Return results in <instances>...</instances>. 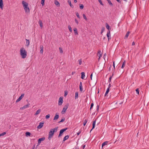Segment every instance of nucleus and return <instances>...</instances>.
<instances>
[{"mask_svg": "<svg viewBox=\"0 0 149 149\" xmlns=\"http://www.w3.org/2000/svg\"><path fill=\"white\" fill-rule=\"evenodd\" d=\"M132 45H135V43H134V42H133L132 43Z\"/></svg>", "mask_w": 149, "mask_h": 149, "instance_id": "obj_58", "label": "nucleus"}, {"mask_svg": "<svg viewBox=\"0 0 149 149\" xmlns=\"http://www.w3.org/2000/svg\"><path fill=\"white\" fill-rule=\"evenodd\" d=\"M111 87V84L110 83L109 84V86L108 88H109V89Z\"/></svg>", "mask_w": 149, "mask_h": 149, "instance_id": "obj_57", "label": "nucleus"}, {"mask_svg": "<svg viewBox=\"0 0 149 149\" xmlns=\"http://www.w3.org/2000/svg\"><path fill=\"white\" fill-rule=\"evenodd\" d=\"M44 123L40 122L39 123V125L38 126L37 128L38 129H41L43 126Z\"/></svg>", "mask_w": 149, "mask_h": 149, "instance_id": "obj_13", "label": "nucleus"}, {"mask_svg": "<svg viewBox=\"0 0 149 149\" xmlns=\"http://www.w3.org/2000/svg\"><path fill=\"white\" fill-rule=\"evenodd\" d=\"M79 88L80 91L82 92L83 90V89L82 85V83L81 82H80L79 84Z\"/></svg>", "mask_w": 149, "mask_h": 149, "instance_id": "obj_17", "label": "nucleus"}, {"mask_svg": "<svg viewBox=\"0 0 149 149\" xmlns=\"http://www.w3.org/2000/svg\"><path fill=\"white\" fill-rule=\"evenodd\" d=\"M41 111V110L40 109H38L36 112V113L35 114V115H37L40 113Z\"/></svg>", "mask_w": 149, "mask_h": 149, "instance_id": "obj_23", "label": "nucleus"}, {"mask_svg": "<svg viewBox=\"0 0 149 149\" xmlns=\"http://www.w3.org/2000/svg\"><path fill=\"white\" fill-rule=\"evenodd\" d=\"M81 132V131H79V132L77 133V135H79V134H80Z\"/></svg>", "mask_w": 149, "mask_h": 149, "instance_id": "obj_55", "label": "nucleus"}, {"mask_svg": "<svg viewBox=\"0 0 149 149\" xmlns=\"http://www.w3.org/2000/svg\"><path fill=\"white\" fill-rule=\"evenodd\" d=\"M72 74H73V72H72Z\"/></svg>", "mask_w": 149, "mask_h": 149, "instance_id": "obj_63", "label": "nucleus"}, {"mask_svg": "<svg viewBox=\"0 0 149 149\" xmlns=\"http://www.w3.org/2000/svg\"><path fill=\"white\" fill-rule=\"evenodd\" d=\"M40 52L41 54H42L43 52V46L42 45H41L40 46Z\"/></svg>", "mask_w": 149, "mask_h": 149, "instance_id": "obj_15", "label": "nucleus"}, {"mask_svg": "<svg viewBox=\"0 0 149 149\" xmlns=\"http://www.w3.org/2000/svg\"><path fill=\"white\" fill-rule=\"evenodd\" d=\"M30 105V103L29 102H28L27 104L24 105L22 107H21L20 108V109L21 110H23L26 108H28L29 107Z\"/></svg>", "mask_w": 149, "mask_h": 149, "instance_id": "obj_7", "label": "nucleus"}, {"mask_svg": "<svg viewBox=\"0 0 149 149\" xmlns=\"http://www.w3.org/2000/svg\"><path fill=\"white\" fill-rule=\"evenodd\" d=\"M98 55H99V60L100 59V58L102 56V54H101V52L100 50L98 52Z\"/></svg>", "mask_w": 149, "mask_h": 149, "instance_id": "obj_27", "label": "nucleus"}, {"mask_svg": "<svg viewBox=\"0 0 149 149\" xmlns=\"http://www.w3.org/2000/svg\"><path fill=\"white\" fill-rule=\"evenodd\" d=\"M3 3L2 0H0V8L1 10L3 9Z\"/></svg>", "mask_w": 149, "mask_h": 149, "instance_id": "obj_11", "label": "nucleus"}, {"mask_svg": "<svg viewBox=\"0 0 149 149\" xmlns=\"http://www.w3.org/2000/svg\"><path fill=\"white\" fill-rule=\"evenodd\" d=\"M130 33V31H128L127 33H126L125 36L124 37V39H127V38L129 36V34Z\"/></svg>", "mask_w": 149, "mask_h": 149, "instance_id": "obj_19", "label": "nucleus"}, {"mask_svg": "<svg viewBox=\"0 0 149 149\" xmlns=\"http://www.w3.org/2000/svg\"><path fill=\"white\" fill-rule=\"evenodd\" d=\"M6 133L5 132H4L1 134H0V136H3L6 134Z\"/></svg>", "mask_w": 149, "mask_h": 149, "instance_id": "obj_41", "label": "nucleus"}, {"mask_svg": "<svg viewBox=\"0 0 149 149\" xmlns=\"http://www.w3.org/2000/svg\"><path fill=\"white\" fill-rule=\"evenodd\" d=\"M85 76V73L84 72H82L81 73V78L82 79H84V77Z\"/></svg>", "mask_w": 149, "mask_h": 149, "instance_id": "obj_25", "label": "nucleus"}, {"mask_svg": "<svg viewBox=\"0 0 149 149\" xmlns=\"http://www.w3.org/2000/svg\"><path fill=\"white\" fill-rule=\"evenodd\" d=\"M67 94H68L67 92H66L65 91V92L64 96H66V95H67Z\"/></svg>", "mask_w": 149, "mask_h": 149, "instance_id": "obj_53", "label": "nucleus"}, {"mask_svg": "<svg viewBox=\"0 0 149 149\" xmlns=\"http://www.w3.org/2000/svg\"><path fill=\"white\" fill-rule=\"evenodd\" d=\"M92 76H93V74L92 73L91 75H90V78H91V79L92 80Z\"/></svg>", "mask_w": 149, "mask_h": 149, "instance_id": "obj_54", "label": "nucleus"}, {"mask_svg": "<svg viewBox=\"0 0 149 149\" xmlns=\"http://www.w3.org/2000/svg\"><path fill=\"white\" fill-rule=\"evenodd\" d=\"M63 98L61 97H60L59 98L58 102V104L59 105H62L63 102Z\"/></svg>", "mask_w": 149, "mask_h": 149, "instance_id": "obj_5", "label": "nucleus"}, {"mask_svg": "<svg viewBox=\"0 0 149 149\" xmlns=\"http://www.w3.org/2000/svg\"><path fill=\"white\" fill-rule=\"evenodd\" d=\"M115 62L114 61H113V68H114V69H115Z\"/></svg>", "mask_w": 149, "mask_h": 149, "instance_id": "obj_52", "label": "nucleus"}, {"mask_svg": "<svg viewBox=\"0 0 149 149\" xmlns=\"http://www.w3.org/2000/svg\"><path fill=\"white\" fill-rule=\"evenodd\" d=\"M45 0H42L41 1V3L42 6H44V5Z\"/></svg>", "mask_w": 149, "mask_h": 149, "instance_id": "obj_40", "label": "nucleus"}, {"mask_svg": "<svg viewBox=\"0 0 149 149\" xmlns=\"http://www.w3.org/2000/svg\"><path fill=\"white\" fill-rule=\"evenodd\" d=\"M25 134H26V136H30L31 134L30 133V132H26V133Z\"/></svg>", "mask_w": 149, "mask_h": 149, "instance_id": "obj_36", "label": "nucleus"}, {"mask_svg": "<svg viewBox=\"0 0 149 149\" xmlns=\"http://www.w3.org/2000/svg\"><path fill=\"white\" fill-rule=\"evenodd\" d=\"M83 17L87 21V17H86V16L85 15V14H83Z\"/></svg>", "mask_w": 149, "mask_h": 149, "instance_id": "obj_42", "label": "nucleus"}, {"mask_svg": "<svg viewBox=\"0 0 149 149\" xmlns=\"http://www.w3.org/2000/svg\"><path fill=\"white\" fill-rule=\"evenodd\" d=\"M68 28L70 32H72V29L70 26L69 25L68 26Z\"/></svg>", "mask_w": 149, "mask_h": 149, "instance_id": "obj_38", "label": "nucleus"}, {"mask_svg": "<svg viewBox=\"0 0 149 149\" xmlns=\"http://www.w3.org/2000/svg\"><path fill=\"white\" fill-rule=\"evenodd\" d=\"M59 117V115L58 114V113H56V114L54 118V120H57V119H58V118Z\"/></svg>", "mask_w": 149, "mask_h": 149, "instance_id": "obj_14", "label": "nucleus"}, {"mask_svg": "<svg viewBox=\"0 0 149 149\" xmlns=\"http://www.w3.org/2000/svg\"><path fill=\"white\" fill-rule=\"evenodd\" d=\"M97 110H98L99 108V105H97Z\"/></svg>", "mask_w": 149, "mask_h": 149, "instance_id": "obj_56", "label": "nucleus"}, {"mask_svg": "<svg viewBox=\"0 0 149 149\" xmlns=\"http://www.w3.org/2000/svg\"><path fill=\"white\" fill-rule=\"evenodd\" d=\"M98 1L101 5H102V6H104V4L102 3V1L101 0H98Z\"/></svg>", "mask_w": 149, "mask_h": 149, "instance_id": "obj_44", "label": "nucleus"}, {"mask_svg": "<svg viewBox=\"0 0 149 149\" xmlns=\"http://www.w3.org/2000/svg\"><path fill=\"white\" fill-rule=\"evenodd\" d=\"M24 9L26 13L27 14L29 13L30 10L28 7L26 8H24Z\"/></svg>", "mask_w": 149, "mask_h": 149, "instance_id": "obj_12", "label": "nucleus"}, {"mask_svg": "<svg viewBox=\"0 0 149 149\" xmlns=\"http://www.w3.org/2000/svg\"><path fill=\"white\" fill-rule=\"evenodd\" d=\"M68 3L70 5V6L72 7V8H73V6L71 4V1H70V0H68Z\"/></svg>", "mask_w": 149, "mask_h": 149, "instance_id": "obj_32", "label": "nucleus"}, {"mask_svg": "<svg viewBox=\"0 0 149 149\" xmlns=\"http://www.w3.org/2000/svg\"><path fill=\"white\" fill-rule=\"evenodd\" d=\"M54 3L57 6L59 7L60 6V3L57 1L55 0L54 1Z\"/></svg>", "mask_w": 149, "mask_h": 149, "instance_id": "obj_18", "label": "nucleus"}, {"mask_svg": "<svg viewBox=\"0 0 149 149\" xmlns=\"http://www.w3.org/2000/svg\"><path fill=\"white\" fill-rule=\"evenodd\" d=\"M107 1H108V2L111 6H113V4L111 2V1L110 0H107Z\"/></svg>", "mask_w": 149, "mask_h": 149, "instance_id": "obj_33", "label": "nucleus"}, {"mask_svg": "<svg viewBox=\"0 0 149 149\" xmlns=\"http://www.w3.org/2000/svg\"><path fill=\"white\" fill-rule=\"evenodd\" d=\"M24 96V94H22L19 97V98L17 99L16 101V103H17L20 101L22 99Z\"/></svg>", "mask_w": 149, "mask_h": 149, "instance_id": "obj_6", "label": "nucleus"}, {"mask_svg": "<svg viewBox=\"0 0 149 149\" xmlns=\"http://www.w3.org/2000/svg\"><path fill=\"white\" fill-rule=\"evenodd\" d=\"M20 54L22 58H25L27 56V52L24 47H22L20 49Z\"/></svg>", "mask_w": 149, "mask_h": 149, "instance_id": "obj_2", "label": "nucleus"}, {"mask_svg": "<svg viewBox=\"0 0 149 149\" xmlns=\"http://www.w3.org/2000/svg\"><path fill=\"white\" fill-rule=\"evenodd\" d=\"M77 0H74V3H77Z\"/></svg>", "mask_w": 149, "mask_h": 149, "instance_id": "obj_60", "label": "nucleus"}, {"mask_svg": "<svg viewBox=\"0 0 149 149\" xmlns=\"http://www.w3.org/2000/svg\"><path fill=\"white\" fill-rule=\"evenodd\" d=\"M108 142L106 141L103 143L102 144V148L105 145H107L108 144Z\"/></svg>", "mask_w": 149, "mask_h": 149, "instance_id": "obj_16", "label": "nucleus"}, {"mask_svg": "<svg viewBox=\"0 0 149 149\" xmlns=\"http://www.w3.org/2000/svg\"><path fill=\"white\" fill-rule=\"evenodd\" d=\"M45 139V137H42L39 139L38 140V145H40L42 141H43Z\"/></svg>", "mask_w": 149, "mask_h": 149, "instance_id": "obj_9", "label": "nucleus"}, {"mask_svg": "<svg viewBox=\"0 0 149 149\" xmlns=\"http://www.w3.org/2000/svg\"><path fill=\"white\" fill-rule=\"evenodd\" d=\"M69 136L68 135L66 136L64 138L63 141H65L66 140L68 139V138H69Z\"/></svg>", "mask_w": 149, "mask_h": 149, "instance_id": "obj_29", "label": "nucleus"}, {"mask_svg": "<svg viewBox=\"0 0 149 149\" xmlns=\"http://www.w3.org/2000/svg\"><path fill=\"white\" fill-rule=\"evenodd\" d=\"M79 64V65H81V64L82 63V60L81 59H79L78 60Z\"/></svg>", "mask_w": 149, "mask_h": 149, "instance_id": "obj_43", "label": "nucleus"}, {"mask_svg": "<svg viewBox=\"0 0 149 149\" xmlns=\"http://www.w3.org/2000/svg\"><path fill=\"white\" fill-rule=\"evenodd\" d=\"M76 14L77 17H78V18L80 19V17H79V13L77 12L76 13Z\"/></svg>", "mask_w": 149, "mask_h": 149, "instance_id": "obj_45", "label": "nucleus"}, {"mask_svg": "<svg viewBox=\"0 0 149 149\" xmlns=\"http://www.w3.org/2000/svg\"><path fill=\"white\" fill-rule=\"evenodd\" d=\"M58 127H56L54 128L51 129L49 133V136L48 139L49 140L51 139V138L53 136L55 132H57Z\"/></svg>", "mask_w": 149, "mask_h": 149, "instance_id": "obj_1", "label": "nucleus"}, {"mask_svg": "<svg viewBox=\"0 0 149 149\" xmlns=\"http://www.w3.org/2000/svg\"><path fill=\"white\" fill-rule=\"evenodd\" d=\"M113 73L112 76H111L109 78V80L108 81L109 83H110L111 82V79H112V76H113Z\"/></svg>", "mask_w": 149, "mask_h": 149, "instance_id": "obj_37", "label": "nucleus"}, {"mask_svg": "<svg viewBox=\"0 0 149 149\" xmlns=\"http://www.w3.org/2000/svg\"><path fill=\"white\" fill-rule=\"evenodd\" d=\"M65 119L64 118L62 119L59 122V123H61L63 122L65 120Z\"/></svg>", "mask_w": 149, "mask_h": 149, "instance_id": "obj_50", "label": "nucleus"}, {"mask_svg": "<svg viewBox=\"0 0 149 149\" xmlns=\"http://www.w3.org/2000/svg\"><path fill=\"white\" fill-rule=\"evenodd\" d=\"M75 21L76 23H77V24H78V22L76 19H75Z\"/></svg>", "mask_w": 149, "mask_h": 149, "instance_id": "obj_51", "label": "nucleus"}, {"mask_svg": "<svg viewBox=\"0 0 149 149\" xmlns=\"http://www.w3.org/2000/svg\"><path fill=\"white\" fill-rule=\"evenodd\" d=\"M84 5L83 4H80L79 6L80 9H82L84 8Z\"/></svg>", "mask_w": 149, "mask_h": 149, "instance_id": "obj_39", "label": "nucleus"}, {"mask_svg": "<svg viewBox=\"0 0 149 149\" xmlns=\"http://www.w3.org/2000/svg\"><path fill=\"white\" fill-rule=\"evenodd\" d=\"M96 120H95L94 121H93V127L92 129L91 130V131L94 128L95 126V123H96Z\"/></svg>", "mask_w": 149, "mask_h": 149, "instance_id": "obj_24", "label": "nucleus"}, {"mask_svg": "<svg viewBox=\"0 0 149 149\" xmlns=\"http://www.w3.org/2000/svg\"><path fill=\"white\" fill-rule=\"evenodd\" d=\"M68 128H66L64 129H63L60 130V131L59 134L58 136V137H60L62 136V134Z\"/></svg>", "mask_w": 149, "mask_h": 149, "instance_id": "obj_4", "label": "nucleus"}, {"mask_svg": "<svg viewBox=\"0 0 149 149\" xmlns=\"http://www.w3.org/2000/svg\"><path fill=\"white\" fill-rule=\"evenodd\" d=\"M85 147V145H83L82 146L83 149H84Z\"/></svg>", "mask_w": 149, "mask_h": 149, "instance_id": "obj_59", "label": "nucleus"}, {"mask_svg": "<svg viewBox=\"0 0 149 149\" xmlns=\"http://www.w3.org/2000/svg\"><path fill=\"white\" fill-rule=\"evenodd\" d=\"M69 105V104L67 103L64 106V107L61 111V113L62 114H63L66 112L67 109L68 108Z\"/></svg>", "mask_w": 149, "mask_h": 149, "instance_id": "obj_3", "label": "nucleus"}, {"mask_svg": "<svg viewBox=\"0 0 149 149\" xmlns=\"http://www.w3.org/2000/svg\"><path fill=\"white\" fill-rule=\"evenodd\" d=\"M78 97V93L77 92L75 93V99H77Z\"/></svg>", "mask_w": 149, "mask_h": 149, "instance_id": "obj_28", "label": "nucleus"}, {"mask_svg": "<svg viewBox=\"0 0 149 149\" xmlns=\"http://www.w3.org/2000/svg\"><path fill=\"white\" fill-rule=\"evenodd\" d=\"M59 50H60V53H63V51L62 50V49L61 48V47L59 48Z\"/></svg>", "mask_w": 149, "mask_h": 149, "instance_id": "obj_46", "label": "nucleus"}, {"mask_svg": "<svg viewBox=\"0 0 149 149\" xmlns=\"http://www.w3.org/2000/svg\"><path fill=\"white\" fill-rule=\"evenodd\" d=\"M22 3L24 8H26L28 7V4L24 1H22Z\"/></svg>", "mask_w": 149, "mask_h": 149, "instance_id": "obj_10", "label": "nucleus"}, {"mask_svg": "<svg viewBox=\"0 0 149 149\" xmlns=\"http://www.w3.org/2000/svg\"><path fill=\"white\" fill-rule=\"evenodd\" d=\"M74 34L75 35H77L78 34V33L77 32V29L76 28H74Z\"/></svg>", "mask_w": 149, "mask_h": 149, "instance_id": "obj_20", "label": "nucleus"}, {"mask_svg": "<svg viewBox=\"0 0 149 149\" xmlns=\"http://www.w3.org/2000/svg\"><path fill=\"white\" fill-rule=\"evenodd\" d=\"M26 101H27V102H28V100H26Z\"/></svg>", "mask_w": 149, "mask_h": 149, "instance_id": "obj_64", "label": "nucleus"}, {"mask_svg": "<svg viewBox=\"0 0 149 149\" xmlns=\"http://www.w3.org/2000/svg\"><path fill=\"white\" fill-rule=\"evenodd\" d=\"M136 91L137 94H138V95L139 94V90L138 88H137L136 90Z\"/></svg>", "mask_w": 149, "mask_h": 149, "instance_id": "obj_49", "label": "nucleus"}, {"mask_svg": "<svg viewBox=\"0 0 149 149\" xmlns=\"http://www.w3.org/2000/svg\"><path fill=\"white\" fill-rule=\"evenodd\" d=\"M106 28L108 29V31H110L111 29L110 28V26L107 23H106Z\"/></svg>", "mask_w": 149, "mask_h": 149, "instance_id": "obj_26", "label": "nucleus"}, {"mask_svg": "<svg viewBox=\"0 0 149 149\" xmlns=\"http://www.w3.org/2000/svg\"><path fill=\"white\" fill-rule=\"evenodd\" d=\"M107 37L108 39V41H109V40L111 39V33H110V31H108L107 32Z\"/></svg>", "mask_w": 149, "mask_h": 149, "instance_id": "obj_8", "label": "nucleus"}, {"mask_svg": "<svg viewBox=\"0 0 149 149\" xmlns=\"http://www.w3.org/2000/svg\"><path fill=\"white\" fill-rule=\"evenodd\" d=\"M105 28L104 27H102V28L101 31V34H102L104 31Z\"/></svg>", "mask_w": 149, "mask_h": 149, "instance_id": "obj_34", "label": "nucleus"}, {"mask_svg": "<svg viewBox=\"0 0 149 149\" xmlns=\"http://www.w3.org/2000/svg\"><path fill=\"white\" fill-rule=\"evenodd\" d=\"M125 61H124L123 63V64L121 66V68H123L125 66Z\"/></svg>", "mask_w": 149, "mask_h": 149, "instance_id": "obj_30", "label": "nucleus"}, {"mask_svg": "<svg viewBox=\"0 0 149 149\" xmlns=\"http://www.w3.org/2000/svg\"><path fill=\"white\" fill-rule=\"evenodd\" d=\"M50 115L49 114H48V115H46L45 116V118L46 119H47L49 118L50 117Z\"/></svg>", "mask_w": 149, "mask_h": 149, "instance_id": "obj_47", "label": "nucleus"}, {"mask_svg": "<svg viewBox=\"0 0 149 149\" xmlns=\"http://www.w3.org/2000/svg\"><path fill=\"white\" fill-rule=\"evenodd\" d=\"M109 88H107L104 95L105 96H106L107 94L109 92Z\"/></svg>", "mask_w": 149, "mask_h": 149, "instance_id": "obj_31", "label": "nucleus"}, {"mask_svg": "<svg viewBox=\"0 0 149 149\" xmlns=\"http://www.w3.org/2000/svg\"><path fill=\"white\" fill-rule=\"evenodd\" d=\"M26 46L28 47L29 46V43H30L29 41V40H27L26 39Z\"/></svg>", "mask_w": 149, "mask_h": 149, "instance_id": "obj_21", "label": "nucleus"}, {"mask_svg": "<svg viewBox=\"0 0 149 149\" xmlns=\"http://www.w3.org/2000/svg\"><path fill=\"white\" fill-rule=\"evenodd\" d=\"M88 121L87 119H85L83 123L84 126H85Z\"/></svg>", "mask_w": 149, "mask_h": 149, "instance_id": "obj_35", "label": "nucleus"}, {"mask_svg": "<svg viewBox=\"0 0 149 149\" xmlns=\"http://www.w3.org/2000/svg\"><path fill=\"white\" fill-rule=\"evenodd\" d=\"M75 149H79V147H77L75 148Z\"/></svg>", "mask_w": 149, "mask_h": 149, "instance_id": "obj_61", "label": "nucleus"}, {"mask_svg": "<svg viewBox=\"0 0 149 149\" xmlns=\"http://www.w3.org/2000/svg\"><path fill=\"white\" fill-rule=\"evenodd\" d=\"M116 1H117L118 2H120V0H116Z\"/></svg>", "mask_w": 149, "mask_h": 149, "instance_id": "obj_62", "label": "nucleus"}, {"mask_svg": "<svg viewBox=\"0 0 149 149\" xmlns=\"http://www.w3.org/2000/svg\"><path fill=\"white\" fill-rule=\"evenodd\" d=\"M93 105H94V104L93 103H92L91 104V107L90 108V110H91V109L93 107Z\"/></svg>", "mask_w": 149, "mask_h": 149, "instance_id": "obj_48", "label": "nucleus"}, {"mask_svg": "<svg viewBox=\"0 0 149 149\" xmlns=\"http://www.w3.org/2000/svg\"><path fill=\"white\" fill-rule=\"evenodd\" d=\"M38 23L40 27L41 28H42V21L41 20H40L39 21Z\"/></svg>", "mask_w": 149, "mask_h": 149, "instance_id": "obj_22", "label": "nucleus"}]
</instances>
